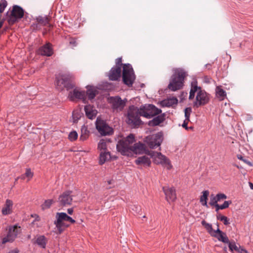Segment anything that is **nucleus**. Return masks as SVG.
I'll use <instances>...</instances> for the list:
<instances>
[{"mask_svg": "<svg viewBox=\"0 0 253 253\" xmlns=\"http://www.w3.org/2000/svg\"><path fill=\"white\" fill-rule=\"evenodd\" d=\"M84 109L85 115L89 119L92 120L95 118L97 112L92 106L86 105L84 107Z\"/></svg>", "mask_w": 253, "mask_h": 253, "instance_id": "22", "label": "nucleus"}, {"mask_svg": "<svg viewBox=\"0 0 253 253\" xmlns=\"http://www.w3.org/2000/svg\"><path fill=\"white\" fill-rule=\"evenodd\" d=\"M163 190L168 201L173 202L176 199L175 190L173 187H163Z\"/></svg>", "mask_w": 253, "mask_h": 253, "instance_id": "20", "label": "nucleus"}, {"mask_svg": "<svg viewBox=\"0 0 253 253\" xmlns=\"http://www.w3.org/2000/svg\"><path fill=\"white\" fill-rule=\"evenodd\" d=\"M111 159L110 153L108 151L101 152L100 154L99 164L103 165Z\"/></svg>", "mask_w": 253, "mask_h": 253, "instance_id": "30", "label": "nucleus"}, {"mask_svg": "<svg viewBox=\"0 0 253 253\" xmlns=\"http://www.w3.org/2000/svg\"><path fill=\"white\" fill-rule=\"evenodd\" d=\"M127 99H122L119 96H111L109 98V103L114 112H121L123 111L126 106Z\"/></svg>", "mask_w": 253, "mask_h": 253, "instance_id": "10", "label": "nucleus"}, {"mask_svg": "<svg viewBox=\"0 0 253 253\" xmlns=\"http://www.w3.org/2000/svg\"><path fill=\"white\" fill-rule=\"evenodd\" d=\"M54 202L52 199L46 200L42 205V208L43 210L49 209L52 204Z\"/></svg>", "mask_w": 253, "mask_h": 253, "instance_id": "37", "label": "nucleus"}, {"mask_svg": "<svg viewBox=\"0 0 253 253\" xmlns=\"http://www.w3.org/2000/svg\"><path fill=\"white\" fill-rule=\"evenodd\" d=\"M225 216L221 215V214H218L216 215V218L218 220L221 221Z\"/></svg>", "mask_w": 253, "mask_h": 253, "instance_id": "54", "label": "nucleus"}, {"mask_svg": "<svg viewBox=\"0 0 253 253\" xmlns=\"http://www.w3.org/2000/svg\"><path fill=\"white\" fill-rule=\"evenodd\" d=\"M123 81L128 86H131L133 84L135 76L131 65L130 64H125L123 66Z\"/></svg>", "mask_w": 253, "mask_h": 253, "instance_id": "4", "label": "nucleus"}, {"mask_svg": "<svg viewBox=\"0 0 253 253\" xmlns=\"http://www.w3.org/2000/svg\"><path fill=\"white\" fill-rule=\"evenodd\" d=\"M216 196L217 200H218V202L221 200L226 199L227 198V196L223 193H218Z\"/></svg>", "mask_w": 253, "mask_h": 253, "instance_id": "47", "label": "nucleus"}, {"mask_svg": "<svg viewBox=\"0 0 253 253\" xmlns=\"http://www.w3.org/2000/svg\"><path fill=\"white\" fill-rule=\"evenodd\" d=\"M214 206L216 208L215 211L216 212H217L219 211V210H220V206L218 204H216Z\"/></svg>", "mask_w": 253, "mask_h": 253, "instance_id": "56", "label": "nucleus"}, {"mask_svg": "<svg viewBox=\"0 0 253 253\" xmlns=\"http://www.w3.org/2000/svg\"><path fill=\"white\" fill-rule=\"evenodd\" d=\"M73 196L72 191H66L59 196L57 202L61 206L71 205L73 201Z\"/></svg>", "mask_w": 253, "mask_h": 253, "instance_id": "14", "label": "nucleus"}, {"mask_svg": "<svg viewBox=\"0 0 253 253\" xmlns=\"http://www.w3.org/2000/svg\"><path fill=\"white\" fill-rule=\"evenodd\" d=\"M200 89H201V87L197 85V82H192L191 83V87L189 93V99L190 100L193 99L195 97V92H198L199 90H200Z\"/></svg>", "mask_w": 253, "mask_h": 253, "instance_id": "27", "label": "nucleus"}, {"mask_svg": "<svg viewBox=\"0 0 253 253\" xmlns=\"http://www.w3.org/2000/svg\"><path fill=\"white\" fill-rule=\"evenodd\" d=\"M47 240L43 235H41L38 237L35 243H36L39 247L42 249H45L46 246Z\"/></svg>", "mask_w": 253, "mask_h": 253, "instance_id": "29", "label": "nucleus"}, {"mask_svg": "<svg viewBox=\"0 0 253 253\" xmlns=\"http://www.w3.org/2000/svg\"><path fill=\"white\" fill-rule=\"evenodd\" d=\"M206 67L209 70L211 68V65L210 64H207L205 65Z\"/></svg>", "mask_w": 253, "mask_h": 253, "instance_id": "59", "label": "nucleus"}, {"mask_svg": "<svg viewBox=\"0 0 253 253\" xmlns=\"http://www.w3.org/2000/svg\"><path fill=\"white\" fill-rule=\"evenodd\" d=\"M27 238H28V239H30V238H31V235H29L28 236Z\"/></svg>", "mask_w": 253, "mask_h": 253, "instance_id": "63", "label": "nucleus"}, {"mask_svg": "<svg viewBox=\"0 0 253 253\" xmlns=\"http://www.w3.org/2000/svg\"><path fill=\"white\" fill-rule=\"evenodd\" d=\"M239 253H248L247 251L242 248L240 246H239V250L237 251Z\"/></svg>", "mask_w": 253, "mask_h": 253, "instance_id": "51", "label": "nucleus"}, {"mask_svg": "<svg viewBox=\"0 0 253 253\" xmlns=\"http://www.w3.org/2000/svg\"><path fill=\"white\" fill-rule=\"evenodd\" d=\"M56 220L54 224L59 234L61 233L64 229L68 226L64 221H69L72 223H75L76 221L71 217L68 215L65 212H57L55 215Z\"/></svg>", "mask_w": 253, "mask_h": 253, "instance_id": "3", "label": "nucleus"}, {"mask_svg": "<svg viewBox=\"0 0 253 253\" xmlns=\"http://www.w3.org/2000/svg\"><path fill=\"white\" fill-rule=\"evenodd\" d=\"M53 53L52 45L49 42L42 46L38 50V53L42 56H50Z\"/></svg>", "mask_w": 253, "mask_h": 253, "instance_id": "19", "label": "nucleus"}, {"mask_svg": "<svg viewBox=\"0 0 253 253\" xmlns=\"http://www.w3.org/2000/svg\"><path fill=\"white\" fill-rule=\"evenodd\" d=\"M202 193L203 195L200 197V201L203 206L208 207L207 200L209 195V191L208 190H205Z\"/></svg>", "mask_w": 253, "mask_h": 253, "instance_id": "34", "label": "nucleus"}, {"mask_svg": "<svg viewBox=\"0 0 253 253\" xmlns=\"http://www.w3.org/2000/svg\"><path fill=\"white\" fill-rule=\"evenodd\" d=\"M174 73L171 76L168 88L171 91H175L182 88L186 74L184 70L177 68L173 70Z\"/></svg>", "mask_w": 253, "mask_h": 253, "instance_id": "1", "label": "nucleus"}, {"mask_svg": "<svg viewBox=\"0 0 253 253\" xmlns=\"http://www.w3.org/2000/svg\"><path fill=\"white\" fill-rule=\"evenodd\" d=\"M121 67L114 66L110 70L108 77L111 81H118L121 77Z\"/></svg>", "mask_w": 253, "mask_h": 253, "instance_id": "17", "label": "nucleus"}, {"mask_svg": "<svg viewBox=\"0 0 253 253\" xmlns=\"http://www.w3.org/2000/svg\"><path fill=\"white\" fill-rule=\"evenodd\" d=\"M202 225L204 226V227L208 231L209 233L212 236L213 233H215V230L212 229V225L210 223H207L205 220H203L201 222Z\"/></svg>", "mask_w": 253, "mask_h": 253, "instance_id": "35", "label": "nucleus"}, {"mask_svg": "<svg viewBox=\"0 0 253 253\" xmlns=\"http://www.w3.org/2000/svg\"><path fill=\"white\" fill-rule=\"evenodd\" d=\"M218 202V201L216 199V196H214L213 194H212L211 196L209 204L211 206H213L217 204Z\"/></svg>", "mask_w": 253, "mask_h": 253, "instance_id": "43", "label": "nucleus"}, {"mask_svg": "<svg viewBox=\"0 0 253 253\" xmlns=\"http://www.w3.org/2000/svg\"><path fill=\"white\" fill-rule=\"evenodd\" d=\"M78 136V134L77 131L75 130H73L70 132L68 135V138L70 141H73L77 139Z\"/></svg>", "mask_w": 253, "mask_h": 253, "instance_id": "39", "label": "nucleus"}, {"mask_svg": "<svg viewBox=\"0 0 253 253\" xmlns=\"http://www.w3.org/2000/svg\"><path fill=\"white\" fill-rule=\"evenodd\" d=\"M72 76L65 74L59 76L56 78V84L59 89L66 88L67 90L73 88L74 85L72 83Z\"/></svg>", "mask_w": 253, "mask_h": 253, "instance_id": "6", "label": "nucleus"}, {"mask_svg": "<svg viewBox=\"0 0 253 253\" xmlns=\"http://www.w3.org/2000/svg\"><path fill=\"white\" fill-rule=\"evenodd\" d=\"M152 158L154 159V162L156 164H162V165H169V159L167 157L162 155L160 152H156L155 151H151L149 153Z\"/></svg>", "mask_w": 253, "mask_h": 253, "instance_id": "15", "label": "nucleus"}, {"mask_svg": "<svg viewBox=\"0 0 253 253\" xmlns=\"http://www.w3.org/2000/svg\"><path fill=\"white\" fill-rule=\"evenodd\" d=\"M221 221L223 222V223L225 225H227L230 224V222H229V219L226 216H224V218L222 219Z\"/></svg>", "mask_w": 253, "mask_h": 253, "instance_id": "50", "label": "nucleus"}, {"mask_svg": "<svg viewBox=\"0 0 253 253\" xmlns=\"http://www.w3.org/2000/svg\"><path fill=\"white\" fill-rule=\"evenodd\" d=\"M141 116L150 119L161 113L162 110L153 104H145L140 107Z\"/></svg>", "mask_w": 253, "mask_h": 253, "instance_id": "5", "label": "nucleus"}, {"mask_svg": "<svg viewBox=\"0 0 253 253\" xmlns=\"http://www.w3.org/2000/svg\"><path fill=\"white\" fill-rule=\"evenodd\" d=\"M188 122V121H187V120H185L182 125V127L185 128L187 130L188 129V127H187Z\"/></svg>", "mask_w": 253, "mask_h": 253, "instance_id": "52", "label": "nucleus"}, {"mask_svg": "<svg viewBox=\"0 0 253 253\" xmlns=\"http://www.w3.org/2000/svg\"><path fill=\"white\" fill-rule=\"evenodd\" d=\"M249 186L250 187V188L253 190V184L252 182H249Z\"/></svg>", "mask_w": 253, "mask_h": 253, "instance_id": "60", "label": "nucleus"}, {"mask_svg": "<svg viewBox=\"0 0 253 253\" xmlns=\"http://www.w3.org/2000/svg\"><path fill=\"white\" fill-rule=\"evenodd\" d=\"M19 251L17 249L11 250L8 253H19Z\"/></svg>", "mask_w": 253, "mask_h": 253, "instance_id": "55", "label": "nucleus"}, {"mask_svg": "<svg viewBox=\"0 0 253 253\" xmlns=\"http://www.w3.org/2000/svg\"><path fill=\"white\" fill-rule=\"evenodd\" d=\"M135 163L137 165H143L149 167L151 164L150 159L146 156H143L138 157L135 160Z\"/></svg>", "mask_w": 253, "mask_h": 253, "instance_id": "23", "label": "nucleus"}, {"mask_svg": "<svg viewBox=\"0 0 253 253\" xmlns=\"http://www.w3.org/2000/svg\"><path fill=\"white\" fill-rule=\"evenodd\" d=\"M216 225L217 226V229L215 230V232L213 233L211 236L217 238L219 241L227 244L229 240L226 233L219 229L218 222L216 223Z\"/></svg>", "mask_w": 253, "mask_h": 253, "instance_id": "18", "label": "nucleus"}, {"mask_svg": "<svg viewBox=\"0 0 253 253\" xmlns=\"http://www.w3.org/2000/svg\"><path fill=\"white\" fill-rule=\"evenodd\" d=\"M232 203L231 201H225L223 204L220 205V210H223L229 207V205Z\"/></svg>", "mask_w": 253, "mask_h": 253, "instance_id": "46", "label": "nucleus"}, {"mask_svg": "<svg viewBox=\"0 0 253 253\" xmlns=\"http://www.w3.org/2000/svg\"><path fill=\"white\" fill-rule=\"evenodd\" d=\"M140 108L138 109L134 106L130 107L127 114V123L135 126L142 124V121L140 119Z\"/></svg>", "mask_w": 253, "mask_h": 253, "instance_id": "7", "label": "nucleus"}, {"mask_svg": "<svg viewBox=\"0 0 253 253\" xmlns=\"http://www.w3.org/2000/svg\"><path fill=\"white\" fill-rule=\"evenodd\" d=\"M13 203L10 200L7 199L4 205V207L2 209V213L3 215H7L11 212V209Z\"/></svg>", "mask_w": 253, "mask_h": 253, "instance_id": "25", "label": "nucleus"}, {"mask_svg": "<svg viewBox=\"0 0 253 253\" xmlns=\"http://www.w3.org/2000/svg\"><path fill=\"white\" fill-rule=\"evenodd\" d=\"M227 244H228V247L231 252H233L234 251L237 252V251L239 250V247L236 244L234 241L232 242L229 241V243Z\"/></svg>", "mask_w": 253, "mask_h": 253, "instance_id": "38", "label": "nucleus"}, {"mask_svg": "<svg viewBox=\"0 0 253 253\" xmlns=\"http://www.w3.org/2000/svg\"><path fill=\"white\" fill-rule=\"evenodd\" d=\"M24 16V10L19 5H14L12 9L8 16V22L10 24H13L18 20L22 18Z\"/></svg>", "mask_w": 253, "mask_h": 253, "instance_id": "9", "label": "nucleus"}, {"mask_svg": "<svg viewBox=\"0 0 253 253\" xmlns=\"http://www.w3.org/2000/svg\"><path fill=\"white\" fill-rule=\"evenodd\" d=\"M165 120L164 115H157L152 120L148 122V125L150 126H155L159 125L162 123Z\"/></svg>", "mask_w": 253, "mask_h": 253, "instance_id": "24", "label": "nucleus"}, {"mask_svg": "<svg viewBox=\"0 0 253 253\" xmlns=\"http://www.w3.org/2000/svg\"><path fill=\"white\" fill-rule=\"evenodd\" d=\"M216 96L217 98L220 100L224 99L226 96V93L223 89L220 86H217L215 89Z\"/></svg>", "mask_w": 253, "mask_h": 253, "instance_id": "32", "label": "nucleus"}, {"mask_svg": "<svg viewBox=\"0 0 253 253\" xmlns=\"http://www.w3.org/2000/svg\"><path fill=\"white\" fill-rule=\"evenodd\" d=\"M210 100L209 94L204 90L200 89L197 92L196 100L193 102V106L196 108L207 104Z\"/></svg>", "mask_w": 253, "mask_h": 253, "instance_id": "13", "label": "nucleus"}, {"mask_svg": "<svg viewBox=\"0 0 253 253\" xmlns=\"http://www.w3.org/2000/svg\"><path fill=\"white\" fill-rule=\"evenodd\" d=\"M135 141L133 134H130L126 138L120 140L117 144V149L122 155L129 156L131 154V145Z\"/></svg>", "mask_w": 253, "mask_h": 253, "instance_id": "2", "label": "nucleus"}, {"mask_svg": "<svg viewBox=\"0 0 253 253\" xmlns=\"http://www.w3.org/2000/svg\"><path fill=\"white\" fill-rule=\"evenodd\" d=\"M32 216L36 217L35 220V221H39L40 219V217L39 216V215H38L37 214H35L34 215H32Z\"/></svg>", "mask_w": 253, "mask_h": 253, "instance_id": "57", "label": "nucleus"}, {"mask_svg": "<svg viewBox=\"0 0 253 253\" xmlns=\"http://www.w3.org/2000/svg\"><path fill=\"white\" fill-rule=\"evenodd\" d=\"M178 103V100L176 97H171L165 99L162 101V105L164 107H171L176 105Z\"/></svg>", "mask_w": 253, "mask_h": 253, "instance_id": "26", "label": "nucleus"}, {"mask_svg": "<svg viewBox=\"0 0 253 253\" xmlns=\"http://www.w3.org/2000/svg\"><path fill=\"white\" fill-rule=\"evenodd\" d=\"M162 141L163 135L160 132L147 136L145 140L151 149H155L160 147Z\"/></svg>", "mask_w": 253, "mask_h": 253, "instance_id": "8", "label": "nucleus"}, {"mask_svg": "<svg viewBox=\"0 0 253 253\" xmlns=\"http://www.w3.org/2000/svg\"><path fill=\"white\" fill-rule=\"evenodd\" d=\"M7 3L5 0H1V2L0 3V13H2L5 8L7 6Z\"/></svg>", "mask_w": 253, "mask_h": 253, "instance_id": "44", "label": "nucleus"}, {"mask_svg": "<svg viewBox=\"0 0 253 253\" xmlns=\"http://www.w3.org/2000/svg\"><path fill=\"white\" fill-rule=\"evenodd\" d=\"M122 59L121 57H119L116 59V66H120L122 67L123 64L122 63Z\"/></svg>", "mask_w": 253, "mask_h": 253, "instance_id": "48", "label": "nucleus"}, {"mask_svg": "<svg viewBox=\"0 0 253 253\" xmlns=\"http://www.w3.org/2000/svg\"><path fill=\"white\" fill-rule=\"evenodd\" d=\"M129 208L134 212V213L139 214L141 211L140 206L137 205H132Z\"/></svg>", "mask_w": 253, "mask_h": 253, "instance_id": "40", "label": "nucleus"}, {"mask_svg": "<svg viewBox=\"0 0 253 253\" xmlns=\"http://www.w3.org/2000/svg\"><path fill=\"white\" fill-rule=\"evenodd\" d=\"M96 128L101 135H111L113 133V128L109 126L105 121L98 117L95 122Z\"/></svg>", "mask_w": 253, "mask_h": 253, "instance_id": "12", "label": "nucleus"}, {"mask_svg": "<svg viewBox=\"0 0 253 253\" xmlns=\"http://www.w3.org/2000/svg\"><path fill=\"white\" fill-rule=\"evenodd\" d=\"M73 211V208L68 209L67 210V212L69 214H72Z\"/></svg>", "mask_w": 253, "mask_h": 253, "instance_id": "58", "label": "nucleus"}, {"mask_svg": "<svg viewBox=\"0 0 253 253\" xmlns=\"http://www.w3.org/2000/svg\"><path fill=\"white\" fill-rule=\"evenodd\" d=\"M237 158H238V159L244 161L246 163L248 164L249 165H250V166L252 165L251 162H250L248 161L247 160L244 159L243 157L241 155H238L237 156Z\"/></svg>", "mask_w": 253, "mask_h": 253, "instance_id": "49", "label": "nucleus"}, {"mask_svg": "<svg viewBox=\"0 0 253 253\" xmlns=\"http://www.w3.org/2000/svg\"><path fill=\"white\" fill-rule=\"evenodd\" d=\"M75 113L74 112H73V116L74 118H75Z\"/></svg>", "mask_w": 253, "mask_h": 253, "instance_id": "62", "label": "nucleus"}, {"mask_svg": "<svg viewBox=\"0 0 253 253\" xmlns=\"http://www.w3.org/2000/svg\"><path fill=\"white\" fill-rule=\"evenodd\" d=\"M33 176V173L31 171L30 169H26V172L24 175H21V178L24 179L25 177H27L29 179H31Z\"/></svg>", "mask_w": 253, "mask_h": 253, "instance_id": "41", "label": "nucleus"}, {"mask_svg": "<svg viewBox=\"0 0 253 253\" xmlns=\"http://www.w3.org/2000/svg\"><path fill=\"white\" fill-rule=\"evenodd\" d=\"M86 95L84 91H79L77 89H74L73 91H71L69 94V97L71 100H74L75 98L82 99L84 102L86 99Z\"/></svg>", "mask_w": 253, "mask_h": 253, "instance_id": "21", "label": "nucleus"}, {"mask_svg": "<svg viewBox=\"0 0 253 253\" xmlns=\"http://www.w3.org/2000/svg\"><path fill=\"white\" fill-rule=\"evenodd\" d=\"M81 134L80 139L82 141H84L87 139L89 136V131L87 129V127L84 125L81 128Z\"/></svg>", "mask_w": 253, "mask_h": 253, "instance_id": "31", "label": "nucleus"}, {"mask_svg": "<svg viewBox=\"0 0 253 253\" xmlns=\"http://www.w3.org/2000/svg\"><path fill=\"white\" fill-rule=\"evenodd\" d=\"M42 25L38 22L33 23L31 25V28L33 30H39L42 28Z\"/></svg>", "mask_w": 253, "mask_h": 253, "instance_id": "45", "label": "nucleus"}, {"mask_svg": "<svg viewBox=\"0 0 253 253\" xmlns=\"http://www.w3.org/2000/svg\"><path fill=\"white\" fill-rule=\"evenodd\" d=\"M87 90L86 95L87 96L88 99L92 100L94 98L97 93V89L92 86H87Z\"/></svg>", "mask_w": 253, "mask_h": 253, "instance_id": "28", "label": "nucleus"}, {"mask_svg": "<svg viewBox=\"0 0 253 253\" xmlns=\"http://www.w3.org/2000/svg\"><path fill=\"white\" fill-rule=\"evenodd\" d=\"M98 148L101 152L106 151L107 143L105 139H101L98 144Z\"/></svg>", "mask_w": 253, "mask_h": 253, "instance_id": "36", "label": "nucleus"}, {"mask_svg": "<svg viewBox=\"0 0 253 253\" xmlns=\"http://www.w3.org/2000/svg\"><path fill=\"white\" fill-rule=\"evenodd\" d=\"M20 227L17 225L9 226L6 236L2 238L1 244H5L7 243L13 242L20 232Z\"/></svg>", "mask_w": 253, "mask_h": 253, "instance_id": "11", "label": "nucleus"}, {"mask_svg": "<svg viewBox=\"0 0 253 253\" xmlns=\"http://www.w3.org/2000/svg\"><path fill=\"white\" fill-rule=\"evenodd\" d=\"M37 22H39L42 26H46L49 24V19L47 16H39L36 18Z\"/></svg>", "mask_w": 253, "mask_h": 253, "instance_id": "33", "label": "nucleus"}, {"mask_svg": "<svg viewBox=\"0 0 253 253\" xmlns=\"http://www.w3.org/2000/svg\"><path fill=\"white\" fill-rule=\"evenodd\" d=\"M192 109L190 107L186 108L184 110L185 120L189 121L190 114Z\"/></svg>", "mask_w": 253, "mask_h": 253, "instance_id": "42", "label": "nucleus"}, {"mask_svg": "<svg viewBox=\"0 0 253 253\" xmlns=\"http://www.w3.org/2000/svg\"><path fill=\"white\" fill-rule=\"evenodd\" d=\"M70 44L72 45L74 47L77 45L76 41L74 39H72L70 41Z\"/></svg>", "mask_w": 253, "mask_h": 253, "instance_id": "53", "label": "nucleus"}, {"mask_svg": "<svg viewBox=\"0 0 253 253\" xmlns=\"http://www.w3.org/2000/svg\"><path fill=\"white\" fill-rule=\"evenodd\" d=\"M2 22H0V28L2 27Z\"/></svg>", "mask_w": 253, "mask_h": 253, "instance_id": "61", "label": "nucleus"}, {"mask_svg": "<svg viewBox=\"0 0 253 253\" xmlns=\"http://www.w3.org/2000/svg\"><path fill=\"white\" fill-rule=\"evenodd\" d=\"M133 152L136 154H146L149 155L150 151L146 149L144 144L140 142L135 143L133 146H131V153Z\"/></svg>", "mask_w": 253, "mask_h": 253, "instance_id": "16", "label": "nucleus"}]
</instances>
